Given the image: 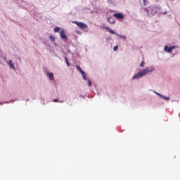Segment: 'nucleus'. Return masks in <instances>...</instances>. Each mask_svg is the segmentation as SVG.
I'll list each match as a JSON object with an SVG mask.
<instances>
[{"label": "nucleus", "mask_w": 180, "mask_h": 180, "mask_svg": "<svg viewBox=\"0 0 180 180\" xmlns=\"http://www.w3.org/2000/svg\"><path fill=\"white\" fill-rule=\"evenodd\" d=\"M155 68L154 66H149L146 68V69L143 70L142 71L138 72L136 75H135L133 77L132 79H137L139 78H141V77H144V75H147L148 72H153Z\"/></svg>", "instance_id": "obj_1"}, {"label": "nucleus", "mask_w": 180, "mask_h": 180, "mask_svg": "<svg viewBox=\"0 0 180 180\" xmlns=\"http://www.w3.org/2000/svg\"><path fill=\"white\" fill-rule=\"evenodd\" d=\"M160 8L157 6H150L147 9L148 15H155Z\"/></svg>", "instance_id": "obj_2"}, {"label": "nucleus", "mask_w": 180, "mask_h": 180, "mask_svg": "<svg viewBox=\"0 0 180 180\" xmlns=\"http://www.w3.org/2000/svg\"><path fill=\"white\" fill-rule=\"evenodd\" d=\"M72 23H75V25H77L79 27V29L84 30V29H88V25L84 22H79L77 21H73Z\"/></svg>", "instance_id": "obj_3"}, {"label": "nucleus", "mask_w": 180, "mask_h": 180, "mask_svg": "<svg viewBox=\"0 0 180 180\" xmlns=\"http://www.w3.org/2000/svg\"><path fill=\"white\" fill-rule=\"evenodd\" d=\"M113 17L116 19H124V15L122 13H114Z\"/></svg>", "instance_id": "obj_4"}, {"label": "nucleus", "mask_w": 180, "mask_h": 180, "mask_svg": "<svg viewBox=\"0 0 180 180\" xmlns=\"http://www.w3.org/2000/svg\"><path fill=\"white\" fill-rule=\"evenodd\" d=\"M176 46H173L171 47H168L167 46H165V51H167V53H172V51L174 50V49H175Z\"/></svg>", "instance_id": "obj_5"}, {"label": "nucleus", "mask_w": 180, "mask_h": 180, "mask_svg": "<svg viewBox=\"0 0 180 180\" xmlns=\"http://www.w3.org/2000/svg\"><path fill=\"white\" fill-rule=\"evenodd\" d=\"M101 29H105V30H107V32H108L111 34H116V32L115 31L112 30V29H110V27H101Z\"/></svg>", "instance_id": "obj_6"}, {"label": "nucleus", "mask_w": 180, "mask_h": 180, "mask_svg": "<svg viewBox=\"0 0 180 180\" xmlns=\"http://www.w3.org/2000/svg\"><path fill=\"white\" fill-rule=\"evenodd\" d=\"M60 36L63 40L67 39V34H65V32L64 30L60 31Z\"/></svg>", "instance_id": "obj_7"}, {"label": "nucleus", "mask_w": 180, "mask_h": 180, "mask_svg": "<svg viewBox=\"0 0 180 180\" xmlns=\"http://www.w3.org/2000/svg\"><path fill=\"white\" fill-rule=\"evenodd\" d=\"M10 68H13V70H15V64H13V63H12V60H10L8 63Z\"/></svg>", "instance_id": "obj_8"}, {"label": "nucleus", "mask_w": 180, "mask_h": 180, "mask_svg": "<svg viewBox=\"0 0 180 180\" xmlns=\"http://www.w3.org/2000/svg\"><path fill=\"white\" fill-rule=\"evenodd\" d=\"M108 21L109 22V23H111V24L115 23V20L112 17L108 18Z\"/></svg>", "instance_id": "obj_9"}, {"label": "nucleus", "mask_w": 180, "mask_h": 180, "mask_svg": "<svg viewBox=\"0 0 180 180\" xmlns=\"http://www.w3.org/2000/svg\"><path fill=\"white\" fill-rule=\"evenodd\" d=\"M47 75L51 80H53V78H54V74L53 72L47 73Z\"/></svg>", "instance_id": "obj_10"}, {"label": "nucleus", "mask_w": 180, "mask_h": 180, "mask_svg": "<svg viewBox=\"0 0 180 180\" xmlns=\"http://www.w3.org/2000/svg\"><path fill=\"white\" fill-rule=\"evenodd\" d=\"M158 95H159V96H160L161 98H162V99H165V101H169V97H166L165 96H162L160 94H158Z\"/></svg>", "instance_id": "obj_11"}, {"label": "nucleus", "mask_w": 180, "mask_h": 180, "mask_svg": "<svg viewBox=\"0 0 180 180\" xmlns=\"http://www.w3.org/2000/svg\"><path fill=\"white\" fill-rule=\"evenodd\" d=\"M81 74H82L83 79L86 81V73H85V72L83 71Z\"/></svg>", "instance_id": "obj_12"}, {"label": "nucleus", "mask_w": 180, "mask_h": 180, "mask_svg": "<svg viewBox=\"0 0 180 180\" xmlns=\"http://www.w3.org/2000/svg\"><path fill=\"white\" fill-rule=\"evenodd\" d=\"M60 30L61 28H60V27H56L53 30L55 33H58V32H60Z\"/></svg>", "instance_id": "obj_13"}, {"label": "nucleus", "mask_w": 180, "mask_h": 180, "mask_svg": "<svg viewBox=\"0 0 180 180\" xmlns=\"http://www.w3.org/2000/svg\"><path fill=\"white\" fill-rule=\"evenodd\" d=\"M76 68L77 70V71H79V72H84V70H82V69H81V67L79 65H76Z\"/></svg>", "instance_id": "obj_14"}, {"label": "nucleus", "mask_w": 180, "mask_h": 180, "mask_svg": "<svg viewBox=\"0 0 180 180\" xmlns=\"http://www.w3.org/2000/svg\"><path fill=\"white\" fill-rule=\"evenodd\" d=\"M49 39L51 40V41H56V38H54L53 35L49 36Z\"/></svg>", "instance_id": "obj_15"}, {"label": "nucleus", "mask_w": 180, "mask_h": 180, "mask_svg": "<svg viewBox=\"0 0 180 180\" xmlns=\"http://www.w3.org/2000/svg\"><path fill=\"white\" fill-rule=\"evenodd\" d=\"M144 65H146V62H144V60H143L141 64H140V67H144Z\"/></svg>", "instance_id": "obj_16"}, {"label": "nucleus", "mask_w": 180, "mask_h": 180, "mask_svg": "<svg viewBox=\"0 0 180 180\" xmlns=\"http://www.w3.org/2000/svg\"><path fill=\"white\" fill-rule=\"evenodd\" d=\"M119 49V46L117 45V46H115L114 48H113V50L115 51H117V50Z\"/></svg>", "instance_id": "obj_17"}, {"label": "nucleus", "mask_w": 180, "mask_h": 180, "mask_svg": "<svg viewBox=\"0 0 180 180\" xmlns=\"http://www.w3.org/2000/svg\"><path fill=\"white\" fill-rule=\"evenodd\" d=\"M65 60L66 61V64H67L68 67H70V63L68 62V59H67V58H65Z\"/></svg>", "instance_id": "obj_18"}, {"label": "nucleus", "mask_w": 180, "mask_h": 180, "mask_svg": "<svg viewBox=\"0 0 180 180\" xmlns=\"http://www.w3.org/2000/svg\"><path fill=\"white\" fill-rule=\"evenodd\" d=\"M89 86H92V82L91 80H88Z\"/></svg>", "instance_id": "obj_19"}, {"label": "nucleus", "mask_w": 180, "mask_h": 180, "mask_svg": "<svg viewBox=\"0 0 180 180\" xmlns=\"http://www.w3.org/2000/svg\"><path fill=\"white\" fill-rule=\"evenodd\" d=\"M162 15H167V11L162 13Z\"/></svg>", "instance_id": "obj_20"}, {"label": "nucleus", "mask_w": 180, "mask_h": 180, "mask_svg": "<svg viewBox=\"0 0 180 180\" xmlns=\"http://www.w3.org/2000/svg\"><path fill=\"white\" fill-rule=\"evenodd\" d=\"M53 102H58V99H54Z\"/></svg>", "instance_id": "obj_21"}]
</instances>
